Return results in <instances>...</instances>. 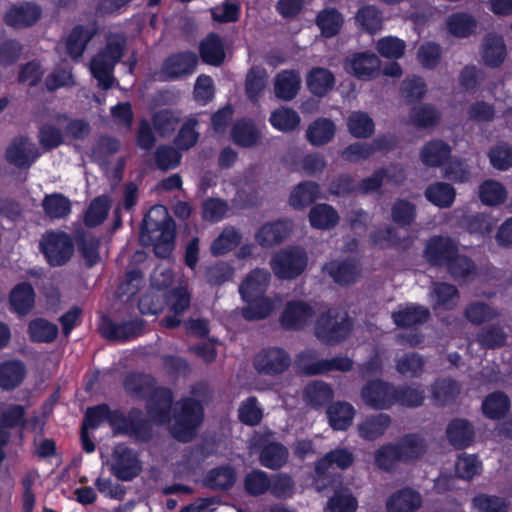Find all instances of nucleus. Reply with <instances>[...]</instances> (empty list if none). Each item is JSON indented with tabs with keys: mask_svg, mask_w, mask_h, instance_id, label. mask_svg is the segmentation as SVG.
I'll return each mask as SVG.
<instances>
[{
	"mask_svg": "<svg viewBox=\"0 0 512 512\" xmlns=\"http://www.w3.org/2000/svg\"><path fill=\"white\" fill-rule=\"evenodd\" d=\"M151 288L160 294L157 298H165L166 305L173 314L164 319V325L169 328L178 326L181 321L178 316L190 303V294L184 282L175 280L168 268L160 266L152 274Z\"/></svg>",
	"mask_w": 512,
	"mask_h": 512,
	"instance_id": "obj_1",
	"label": "nucleus"
},
{
	"mask_svg": "<svg viewBox=\"0 0 512 512\" xmlns=\"http://www.w3.org/2000/svg\"><path fill=\"white\" fill-rule=\"evenodd\" d=\"M175 227L164 206H154L147 213L141 233V241L153 242L156 255L167 257L174 244Z\"/></svg>",
	"mask_w": 512,
	"mask_h": 512,
	"instance_id": "obj_2",
	"label": "nucleus"
},
{
	"mask_svg": "<svg viewBox=\"0 0 512 512\" xmlns=\"http://www.w3.org/2000/svg\"><path fill=\"white\" fill-rule=\"evenodd\" d=\"M269 275L262 270H255L246 277L240 286L243 300L248 304L243 310V316L248 320L262 319L274 308L272 300L263 297L268 284Z\"/></svg>",
	"mask_w": 512,
	"mask_h": 512,
	"instance_id": "obj_3",
	"label": "nucleus"
},
{
	"mask_svg": "<svg viewBox=\"0 0 512 512\" xmlns=\"http://www.w3.org/2000/svg\"><path fill=\"white\" fill-rule=\"evenodd\" d=\"M425 256L434 264L447 265L456 277L464 276L472 270L471 262L466 257L459 256L455 245L446 238L431 239L426 245Z\"/></svg>",
	"mask_w": 512,
	"mask_h": 512,
	"instance_id": "obj_4",
	"label": "nucleus"
},
{
	"mask_svg": "<svg viewBox=\"0 0 512 512\" xmlns=\"http://www.w3.org/2000/svg\"><path fill=\"white\" fill-rule=\"evenodd\" d=\"M203 418V410L199 403L185 400L178 403L174 409L169 426L173 436L181 441H189L195 434L196 428Z\"/></svg>",
	"mask_w": 512,
	"mask_h": 512,
	"instance_id": "obj_5",
	"label": "nucleus"
},
{
	"mask_svg": "<svg viewBox=\"0 0 512 512\" xmlns=\"http://www.w3.org/2000/svg\"><path fill=\"white\" fill-rule=\"evenodd\" d=\"M423 451L420 439L415 436L405 438L399 446H383L375 456V462L380 469L389 470L400 460H412Z\"/></svg>",
	"mask_w": 512,
	"mask_h": 512,
	"instance_id": "obj_6",
	"label": "nucleus"
},
{
	"mask_svg": "<svg viewBox=\"0 0 512 512\" xmlns=\"http://www.w3.org/2000/svg\"><path fill=\"white\" fill-rule=\"evenodd\" d=\"M121 55L122 40H117L110 42L107 48L92 60L90 70L99 85L104 89L111 86L113 81L112 70Z\"/></svg>",
	"mask_w": 512,
	"mask_h": 512,
	"instance_id": "obj_7",
	"label": "nucleus"
},
{
	"mask_svg": "<svg viewBox=\"0 0 512 512\" xmlns=\"http://www.w3.org/2000/svg\"><path fill=\"white\" fill-rule=\"evenodd\" d=\"M41 250L51 265H62L72 255L70 238L62 232H48L41 241Z\"/></svg>",
	"mask_w": 512,
	"mask_h": 512,
	"instance_id": "obj_8",
	"label": "nucleus"
},
{
	"mask_svg": "<svg viewBox=\"0 0 512 512\" xmlns=\"http://www.w3.org/2000/svg\"><path fill=\"white\" fill-rule=\"evenodd\" d=\"M350 331V322L344 315L322 316L317 323L316 335L327 343H336L344 339Z\"/></svg>",
	"mask_w": 512,
	"mask_h": 512,
	"instance_id": "obj_9",
	"label": "nucleus"
},
{
	"mask_svg": "<svg viewBox=\"0 0 512 512\" xmlns=\"http://www.w3.org/2000/svg\"><path fill=\"white\" fill-rule=\"evenodd\" d=\"M111 470L121 480H130L141 471L137 456L124 446H117L111 459Z\"/></svg>",
	"mask_w": 512,
	"mask_h": 512,
	"instance_id": "obj_10",
	"label": "nucleus"
},
{
	"mask_svg": "<svg viewBox=\"0 0 512 512\" xmlns=\"http://www.w3.org/2000/svg\"><path fill=\"white\" fill-rule=\"evenodd\" d=\"M306 265V258L302 251H285L279 253L272 261V269L280 278H293L298 276Z\"/></svg>",
	"mask_w": 512,
	"mask_h": 512,
	"instance_id": "obj_11",
	"label": "nucleus"
},
{
	"mask_svg": "<svg viewBox=\"0 0 512 512\" xmlns=\"http://www.w3.org/2000/svg\"><path fill=\"white\" fill-rule=\"evenodd\" d=\"M379 67L380 61L373 53L354 54L344 63V69L359 79H371Z\"/></svg>",
	"mask_w": 512,
	"mask_h": 512,
	"instance_id": "obj_12",
	"label": "nucleus"
},
{
	"mask_svg": "<svg viewBox=\"0 0 512 512\" xmlns=\"http://www.w3.org/2000/svg\"><path fill=\"white\" fill-rule=\"evenodd\" d=\"M363 400L374 408L384 409L396 401L394 390L383 382H372L362 391Z\"/></svg>",
	"mask_w": 512,
	"mask_h": 512,
	"instance_id": "obj_13",
	"label": "nucleus"
},
{
	"mask_svg": "<svg viewBox=\"0 0 512 512\" xmlns=\"http://www.w3.org/2000/svg\"><path fill=\"white\" fill-rule=\"evenodd\" d=\"M197 64V57L194 53L186 52L169 57L162 68L166 78H177L191 73Z\"/></svg>",
	"mask_w": 512,
	"mask_h": 512,
	"instance_id": "obj_14",
	"label": "nucleus"
},
{
	"mask_svg": "<svg viewBox=\"0 0 512 512\" xmlns=\"http://www.w3.org/2000/svg\"><path fill=\"white\" fill-rule=\"evenodd\" d=\"M288 366V358L284 351L272 349L258 355L256 368L265 374H278Z\"/></svg>",
	"mask_w": 512,
	"mask_h": 512,
	"instance_id": "obj_15",
	"label": "nucleus"
},
{
	"mask_svg": "<svg viewBox=\"0 0 512 512\" xmlns=\"http://www.w3.org/2000/svg\"><path fill=\"white\" fill-rule=\"evenodd\" d=\"M7 160L18 166H29L36 158L34 146L26 139L14 141L7 149Z\"/></svg>",
	"mask_w": 512,
	"mask_h": 512,
	"instance_id": "obj_16",
	"label": "nucleus"
},
{
	"mask_svg": "<svg viewBox=\"0 0 512 512\" xmlns=\"http://www.w3.org/2000/svg\"><path fill=\"white\" fill-rule=\"evenodd\" d=\"M40 11L37 6L25 3L19 6H13L6 14V23L13 27H25L36 22Z\"/></svg>",
	"mask_w": 512,
	"mask_h": 512,
	"instance_id": "obj_17",
	"label": "nucleus"
},
{
	"mask_svg": "<svg viewBox=\"0 0 512 512\" xmlns=\"http://www.w3.org/2000/svg\"><path fill=\"white\" fill-rule=\"evenodd\" d=\"M300 76L295 71H283L275 78V95L283 100L294 98L300 88Z\"/></svg>",
	"mask_w": 512,
	"mask_h": 512,
	"instance_id": "obj_18",
	"label": "nucleus"
},
{
	"mask_svg": "<svg viewBox=\"0 0 512 512\" xmlns=\"http://www.w3.org/2000/svg\"><path fill=\"white\" fill-rule=\"evenodd\" d=\"M290 232V225L286 221H279L262 226L256 233L257 242L269 247L281 242Z\"/></svg>",
	"mask_w": 512,
	"mask_h": 512,
	"instance_id": "obj_19",
	"label": "nucleus"
},
{
	"mask_svg": "<svg viewBox=\"0 0 512 512\" xmlns=\"http://www.w3.org/2000/svg\"><path fill=\"white\" fill-rule=\"evenodd\" d=\"M420 505V495L410 489L401 490L393 494L387 501L389 512H413Z\"/></svg>",
	"mask_w": 512,
	"mask_h": 512,
	"instance_id": "obj_20",
	"label": "nucleus"
},
{
	"mask_svg": "<svg viewBox=\"0 0 512 512\" xmlns=\"http://www.w3.org/2000/svg\"><path fill=\"white\" fill-rule=\"evenodd\" d=\"M505 55L506 49L501 37L489 35L484 39L481 47V57L485 64L497 66L503 62Z\"/></svg>",
	"mask_w": 512,
	"mask_h": 512,
	"instance_id": "obj_21",
	"label": "nucleus"
},
{
	"mask_svg": "<svg viewBox=\"0 0 512 512\" xmlns=\"http://www.w3.org/2000/svg\"><path fill=\"white\" fill-rule=\"evenodd\" d=\"M95 32L94 27H76L68 36L65 46L66 52L71 58H78L82 55L87 42Z\"/></svg>",
	"mask_w": 512,
	"mask_h": 512,
	"instance_id": "obj_22",
	"label": "nucleus"
},
{
	"mask_svg": "<svg viewBox=\"0 0 512 512\" xmlns=\"http://www.w3.org/2000/svg\"><path fill=\"white\" fill-rule=\"evenodd\" d=\"M34 291L27 283L17 285L10 294V303L18 314L28 313L34 305Z\"/></svg>",
	"mask_w": 512,
	"mask_h": 512,
	"instance_id": "obj_23",
	"label": "nucleus"
},
{
	"mask_svg": "<svg viewBox=\"0 0 512 512\" xmlns=\"http://www.w3.org/2000/svg\"><path fill=\"white\" fill-rule=\"evenodd\" d=\"M24 410L19 405L9 407L0 418V461L3 459L2 447L8 440V428L16 427L23 423Z\"/></svg>",
	"mask_w": 512,
	"mask_h": 512,
	"instance_id": "obj_24",
	"label": "nucleus"
},
{
	"mask_svg": "<svg viewBox=\"0 0 512 512\" xmlns=\"http://www.w3.org/2000/svg\"><path fill=\"white\" fill-rule=\"evenodd\" d=\"M334 85V76L324 68H315L307 76V86L315 95H325Z\"/></svg>",
	"mask_w": 512,
	"mask_h": 512,
	"instance_id": "obj_25",
	"label": "nucleus"
},
{
	"mask_svg": "<svg viewBox=\"0 0 512 512\" xmlns=\"http://www.w3.org/2000/svg\"><path fill=\"white\" fill-rule=\"evenodd\" d=\"M509 408V398L501 392L491 393L482 403L484 415L491 419H499L505 416Z\"/></svg>",
	"mask_w": 512,
	"mask_h": 512,
	"instance_id": "obj_26",
	"label": "nucleus"
},
{
	"mask_svg": "<svg viewBox=\"0 0 512 512\" xmlns=\"http://www.w3.org/2000/svg\"><path fill=\"white\" fill-rule=\"evenodd\" d=\"M25 375V368L19 361H8L0 365V386L12 389L19 385Z\"/></svg>",
	"mask_w": 512,
	"mask_h": 512,
	"instance_id": "obj_27",
	"label": "nucleus"
},
{
	"mask_svg": "<svg viewBox=\"0 0 512 512\" xmlns=\"http://www.w3.org/2000/svg\"><path fill=\"white\" fill-rule=\"evenodd\" d=\"M473 436L470 424L464 419H456L450 422L447 427V437L455 447L467 446Z\"/></svg>",
	"mask_w": 512,
	"mask_h": 512,
	"instance_id": "obj_28",
	"label": "nucleus"
},
{
	"mask_svg": "<svg viewBox=\"0 0 512 512\" xmlns=\"http://www.w3.org/2000/svg\"><path fill=\"white\" fill-rule=\"evenodd\" d=\"M330 425L335 430L348 428L354 417V409L348 403H336L328 409Z\"/></svg>",
	"mask_w": 512,
	"mask_h": 512,
	"instance_id": "obj_29",
	"label": "nucleus"
},
{
	"mask_svg": "<svg viewBox=\"0 0 512 512\" xmlns=\"http://www.w3.org/2000/svg\"><path fill=\"white\" fill-rule=\"evenodd\" d=\"M200 53L204 62L219 65L225 57L223 44L216 35L208 36L200 45Z\"/></svg>",
	"mask_w": 512,
	"mask_h": 512,
	"instance_id": "obj_30",
	"label": "nucleus"
},
{
	"mask_svg": "<svg viewBox=\"0 0 512 512\" xmlns=\"http://www.w3.org/2000/svg\"><path fill=\"white\" fill-rule=\"evenodd\" d=\"M311 315V310L302 302L290 303L282 316V324L288 328L301 327Z\"/></svg>",
	"mask_w": 512,
	"mask_h": 512,
	"instance_id": "obj_31",
	"label": "nucleus"
},
{
	"mask_svg": "<svg viewBox=\"0 0 512 512\" xmlns=\"http://www.w3.org/2000/svg\"><path fill=\"white\" fill-rule=\"evenodd\" d=\"M449 147L440 141L430 142L424 146L420 153L422 162L429 166H441L448 158Z\"/></svg>",
	"mask_w": 512,
	"mask_h": 512,
	"instance_id": "obj_32",
	"label": "nucleus"
},
{
	"mask_svg": "<svg viewBox=\"0 0 512 512\" xmlns=\"http://www.w3.org/2000/svg\"><path fill=\"white\" fill-rule=\"evenodd\" d=\"M327 273L335 282L340 284H348L355 280L358 269L353 263L330 262L324 267Z\"/></svg>",
	"mask_w": 512,
	"mask_h": 512,
	"instance_id": "obj_33",
	"label": "nucleus"
},
{
	"mask_svg": "<svg viewBox=\"0 0 512 512\" xmlns=\"http://www.w3.org/2000/svg\"><path fill=\"white\" fill-rule=\"evenodd\" d=\"M287 457L288 451L285 447L277 443H270L262 449L260 462L267 468L277 469L286 463Z\"/></svg>",
	"mask_w": 512,
	"mask_h": 512,
	"instance_id": "obj_34",
	"label": "nucleus"
},
{
	"mask_svg": "<svg viewBox=\"0 0 512 512\" xmlns=\"http://www.w3.org/2000/svg\"><path fill=\"white\" fill-rule=\"evenodd\" d=\"M427 317V309L412 304L400 308L393 314L397 326H411L425 321Z\"/></svg>",
	"mask_w": 512,
	"mask_h": 512,
	"instance_id": "obj_35",
	"label": "nucleus"
},
{
	"mask_svg": "<svg viewBox=\"0 0 512 512\" xmlns=\"http://www.w3.org/2000/svg\"><path fill=\"white\" fill-rule=\"evenodd\" d=\"M270 123L279 131L288 132L299 125L300 117L294 110L282 107L271 114Z\"/></svg>",
	"mask_w": 512,
	"mask_h": 512,
	"instance_id": "obj_36",
	"label": "nucleus"
},
{
	"mask_svg": "<svg viewBox=\"0 0 512 512\" xmlns=\"http://www.w3.org/2000/svg\"><path fill=\"white\" fill-rule=\"evenodd\" d=\"M142 328L139 321L116 325L110 322L103 323L101 327L102 334L110 339L125 340L136 335Z\"/></svg>",
	"mask_w": 512,
	"mask_h": 512,
	"instance_id": "obj_37",
	"label": "nucleus"
},
{
	"mask_svg": "<svg viewBox=\"0 0 512 512\" xmlns=\"http://www.w3.org/2000/svg\"><path fill=\"white\" fill-rule=\"evenodd\" d=\"M309 220L315 228L328 229L338 222V215L332 207L322 204L311 210Z\"/></svg>",
	"mask_w": 512,
	"mask_h": 512,
	"instance_id": "obj_38",
	"label": "nucleus"
},
{
	"mask_svg": "<svg viewBox=\"0 0 512 512\" xmlns=\"http://www.w3.org/2000/svg\"><path fill=\"white\" fill-rule=\"evenodd\" d=\"M319 197V188L316 184L307 182L298 185L290 195V204L295 208H302Z\"/></svg>",
	"mask_w": 512,
	"mask_h": 512,
	"instance_id": "obj_39",
	"label": "nucleus"
},
{
	"mask_svg": "<svg viewBox=\"0 0 512 512\" xmlns=\"http://www.w3.org/2000/svg\"><path fill=\"white\" fill-rule=\"evenodd\" d=\"M427 199L436 206L448 207L455 198L453 187L445 183H436L429 186L426 190Z\"/></svg>",
	"mask_w": 512,
	"mask_h": 512,
	"instance_id": "obj_40",
	"label": "nucleus"
},
{
	"mask_svg": "<svg viewBox=\"0 0 512 512\" xmlns=\"http://www.w3.org/2000/svg\"><path fill=\"white\" fill-rule=\"evenodd\" d=\"M479 197L486 205H498L506 199V190L501 183L488 180L479 187Z\"/></svg>",
	"mask_w": 512,
	"mask_h": 512,
	"instance_id": "obj_41",
	"label": "nucleus"
},
{
	"mask_svg": "<svg viewBox=\"0 0 512 512\" xmlns=\"http://www.w3.org/2000/svg\"><path fill=\"white\" fill-rule=\"evenodd\" d=\"M334 133V124L327 119H321L315 121L309 127L307 136L312 144L321 145L328 142L334 136Z\"/></svg>",
	"mask_w": 512,
	"mask_h": 512,
	"instance_id": "obj_42",
	"label": "nucleus"
},
{
	"mask_svg": "<svg viewBox=\"0 0 512 512\" xmlns=\"http://www.w3.org/2000/svg\"><path fill=\"white\" fill-rule=\"evenodd\" d=\"M348 129L355 137H368L374 130V123L366 113L353 112L348 118Z\"/></svg>",
	"mask_w": 512,
	"mask_h": 512,
	"instance_id": "obj_43",
	"label": "nucleus"
},
{
	"mask_svg": "<svg viewBox=\"0 0 512 512\" xmlns=\"http://www.w3.org/2000/svg\"><path fill=\"white\" fill-rule=\"evenodd\" d=\"M343 19L334 9H326L317 16V25L326 37L334 36L340 29Z\"/></svg>",
	"mask_w": 512,
	"mask_h": 512,
	"instance_id": "obj_44",
	"label": "nucleus"
},
{
	"mask_svg": "<svg viewBox=\"0 0 512 512\" xmlns=\"http://www.w3.org/2000/svg\"><path fill=\"white\" fill-rule=\"evenodd\" d=\"M353 461L352 454L346 450H335L321 459L316 466L317 473L323 474L334 464L341 469L348 467Z\"/></svg>",
	"mask_w": 512,
	"mask_h": 512,
	"instance_id": "obj_45",
	"label": "nucleus"
},
{
	"mask_svg": "<svg viewBox=\"0 0 512 512\" xmlns=\"http://www.w3.org/2000/svg\"><path fill=\"white\" fill-rule=\"evenodd\" d=\"M474 19L467 14H454L447 21L449 32L456 37H466L475 29Z\"/></svg>",
	"mask_w": 512,
	"mask_h": 512,
	"instance_id": "obj_46",
	"label": "nucleus"
},
{
	"mask_svg": "<svg viewBox=\"0 0 512 512\" xmlns=\"http://www.w3.org/2000/svg\"><path fill=\"white\" fill-rule=\"evenodd\" d=\"M271 480L268 475L260 470L248 473L244 479L245 490L248 494L258 496L268 491Z\"/></svg>",
	"mask_w": 512,
	"mask_h": 512,
	"instance_id": "obj_47",
	"label": "nucleus"
},
{
	"mask_svg": "<svg viewBox=\"0 0 512 512\" xmlns=\"http://www.w3.org/2000/svg\"><path fill=\"white\" fill-rule=\"evenodd\" d=\"M57 333V326L44 319H36L29 325V334L34 341H52L57 336Z\"/></svg>",
	"mask_w": 512,
	"mask_h": 512,
	"instance_id": "obj_48",
	"label": "nucleus"
},
{
	"mask_svg": "<svg viewBox=\"0 0 512 512\" xmlns=\"http://www.w3.org/2000/svg\"><path fill=\"white\" fill-rule=\"evenodd\" d=\"M106 420H108L111 425H115L116 416L111 415L107 406L102 405L91 408L86 413L82 428L85 430H92L104 423Z\"/></svg>",
	"mask_w": 512,
	"mask_h": 512,
	"instance_id": "obj_49",
	"label": "nucleus"
},
{
	"mask_svg": "<svg viewBox=\"0 0 512 512\" xmlns=\"http://www.w3.org/2000/svg\"><path fill=\"white\" fill-rule=\"evenodd\" d=\"M236 474L230 467H221L212 470L207 476V484L215 489H226L233 485Z\"/></svg>",
	"mask_w": 512,
	"mask_h": 512,
	"instance_id": "obj_50",
	"label": "nucleus"
},
{
	"mask_svg": "<svg viewBox=\"0 0 512 512\" xmlns=\"http://www.w3.org/2000/svg\"><path fill=\"white\" fill-rule=\"evenodd\" d=\"M376 48L383 57L400 58L404 53L405 43L397 37L387 36L377 42Z\"/></svg>",
	"mask_w": 512,
	"mask_h": 512,
	"instance_id": "obj_51",
	"label": "nucleus"
},
{
	"mask_svg": "<svg viewBox=\"0 0 512 512\" xmlns=\"http://www.w3.org/2000/svg\"><path fill=\"white\" fill-rule=\"evenodd\" d=\"M473 508L477 512H506V503L499 497L480 494L473 498Z\"/></svg>",
	"mask_w": 512,
	"mask_h": 512,
	"instance_id": "obj_52",
	"label": "nucleus"
},
{
	"mask_svg": "<svg viewBox=\"0 0 512 512\" xmlns=\"http://www.w3.org/2000/svg\"><path fill=\"white\" fill-rule=\"evenodd\" d=\"M239 240V234L233 228H227L212 243L211 251L214 255H222L233 249Z\"/></svg>",
	"mask_w": 512,
	"mask_h": 512,
	"instance_id": "obj_53",
	"label": "nucleus"
},
{
	"mask_svg": "<svg viewBox=\"0 0 512 512\" xmlns=\"http://www.w3.org/2000/svg\"><path fill=\"white\" fill-rule=\"evenodd\" d=\"M356 19L359 25L370 33L377 32L381 29L382 19L373 6H366L359 10Z\"/></svg>",
	"mask_w": 512,
	"mask_h": 512,
	"instance_id": "obj_54",
	"label": "nucleus"
},
{
	"mask_svg": "<svg viewBox=\"0 0 512 512\" xmlns=\"http://www.w3.org/2000/svg\"><path fill=\"white\" fill-rule=\"evenodd\" d=\"M305 397L309 404L320 406L331 400L332 391L328 385L316 382L306 387Z\"/></svg>",
	"mask_w": 512,
	"mask_h": 512,
	"instance_id": "obj_55",
	"label": "nucleus"
},
{
	"mask_svg": "<svg viewBox=\"0 0 512 512\" xmlns=\"http://www.w3.org/2000/svg\"><path fill=\"white\" fill-rule=\"evenodd\" d=\"M389 424V419L386 415L380 414L375 418L368 419L363 422L359 427L360 435L367 439H374L380 436Z\"/></svg>",
	"mask_w": 512,
	"mask_h": 512,
	"instance_id": "obj_56",
	"label": "nucleus"
},
{
	"mask_svg": "<svg viewBox=\"0 0 512 512\" xmlns=\"http://www.w3.org/2000/svg\"><path fill=\"white\" fill-rule=\"evenodd\" d=\"M357 502L348 491H340L327 504L328 512H355Z\"/></svg>",
	"mask_w": 512,
	"mask_h": 512,
	"instance_id": "obj_57",
	"label": "nucleus"
},
{
	"mask_svg": "<svg viewBox=\"0 0 512 512\" xmlns=\"http://www.w3.org/2000/svg\"><path fill=\"white\" fill-rule=\"evenodd\" d=\"M233 139L241 146H250L257 142L259 133L250 122H242L235 125Z\"/></svg>",
	"mask_w": 512,
	"mask_h": 512,
	"instance_id": "obj_58",
	"label": "nucleus"
},
{
	"mask_svg": "<svg viewBox=\"0 0 512 512\" xmlns=\"http://www.w3.org/2000/svg\"><path fill=\"white\" fill-rule=\"evenodd\" d=\"M43 206L47 215L53 218L63 217L70 211L69 201L61 195L47 196Z\"/></svg>",
	"mask_w": 512,
	"mask_h": 512,
	"instance_id": "obj_59",
	"label": "nucleus"
},
{
	"mask_svg": "<svg viewBox=\"0 0 512 512\" xmlns=\"http://www.w3.org/2000/svg\"><path fill=\"white\" fill-rule=\"evenodd\" d=\"M109 207H110V204L106 197H99V198L95 199L91 203V205L86 213L85 220H86L87 224L88 225H97V224L101 223L102 221H104V219L107 216Z\"/></svg>",
	"mask_w": 512,
	"mask_h": 512,
	"instance_id": "obj_60",
	"label": "nucleus"
},
{
	"mask_svg": "<svg viewBox=\"0 0 512 512\" xmlns=\"http://www.w3.org/2000/svg\"><path fill=\"white\" fill-rule=\"evenodd\" d=\"M459 393V388L451 380H441L433 387V397L438 404H445Z\"/></svg>",
	"mask_w": 512,
	"mask_h": 512,
	"instance_id": "obj_61",
	"label": "nucleus"
},
{
	"mask_svg": "<svg viewBox=\"0 0 512 512\" xmlns=\"http://www.w3.org/2000/svg\"><path fill=\"white\" fill-rule=\"evenodd\" d=\"M455 469L459 477L469 479L480 473L481 465L475 456L465 455L459 457Z\"/></svg>",
	"mask_w": 512,
	"mask_h": 512,
	"instance_id": "obj_62",
	"label": "nucleus"
},
{
	"mask_svg": "<svg viewBox=\"0 0 512 512\" xmlns=\"http://www.w3.org/2000/svg\"><path fill=\"white\" fill-rule=\"evenodd\" d=\"M268 490L277 498H288L294 493V484L290 477L279 474L271 480Z\"/></svg>",
	"mask_w": 512,
	"mask_h": 512,
	"instance_id": "obj_63",
	"label": "nucleus"
},
{
	"mask_svg": "<svg viewBox=\"0 0 512 512\" xmlns=\"http://www.w3.org/2000/svg\"><path fill=\"white\" fill-rule=\"evenodd\" d=\"M490 161L494 168L504 170L512 165V148L498 145L490 152Z\"/></svg>",
	"mask_w": 512,
	"mask_h": 512,
	"instance_id": "obj_64",
	"label": "nucleus"
}]
</instances>
